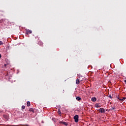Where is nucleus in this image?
Masks as SVG:
<instances>
[{
    "label": "nucleus",
    "instance_id": "1",
    "mask_svg": "<svg viewBox=\"0 0 126 126\" xmlns=\"http://www.w3.org/2000/svg\"><path fill=\"white\" fill-rule=\"evenodd\" d=\"M78 118H79V117L77 115H76L74 117V120H75V123H78Z\"/></svg>",
    "mask_w": 126,
    "mask_h": 126
},
{
    "label": "nucleus",
    "instance_id": "2",
    "mask_svg": "<svg viewBox=\"0 0 126 126\" xmlns=\"http://www.w3.org/2000/svg\"><path fill=\"white\" fill-rule=\"evenodd\" d=\"M98 111L100 112L101 114H105V109L103 108H100Z\"/></svg>",
    "mask_w": 126,
    "mask_h": 126
},
{
    "label": "nucleus",
    "instance_id": "3",
    "mask_svg": "<svg viewBox=\"0 0 126 126\" xmlns=\"http://www.w3.org/2000/svg\"><path fill=\"white\" fill-rule=\"evenodd\" d=\"M32 33V31L30 30H27L26 35H29V34H31Z\"/></svg>",
    "mask_w": 126,
    "mask_h": 126
},
{
    "label": "nucleus",
    "instance_id": "4",
    "mask_svg": "<svg viewBox=\"0 0 126 126\" xmlns=\"http://www.w3.org/2000/svg\"><path fill=\"white\" fill-rule=\"evenodd\" d=\"M59 124H62L63 125H64V126H68V124L67 123L61 121L59 123Z\"/></svg>",
    "mask_w": 126,
    "mask_h": 126
},
{
    "label": "nucleus",
    "instance_id": "5",
    "mask_svg": "<svg viewBox=\"0 0 126 126\" xmlns=\"http://www.w3.org/2000/svg\"><path fill=\"white\" fill-rule=\"evenodd\" d=\"M118 99L120 100V102H124L125 100H126V97H123V98H120L119 97L118 98Z\"/></svg>",
    "mask_w": 126,
    "mask_h": 126
},
{
    "label": "nucleus",
    "instance_id": "6",
    "mask_svg": "<svg viewBox=\"0 0 126 126\" xmlns=\"http://www.w3.org/2000/svg\"><path fill=\"white\" fill-rule=\"evenodd\" d=\"M95 107V108H99V107H101V105H99V103H96Z\"/></svg>",
    "mask_w": 126,
    "mask_h": 126
},
{
    "label": "nucleus",
    "instance_id": "7",
    "mask_svg": "<svg viewBox=\"0 0 126 126\" xmlns=\"http://www.w3.org/2000/svg\"><path fill=\"white\" fill-rule=\"evenodd\" d=\"M76 99L77 101H80V100H81V97L77 96L76 97Z\"/></svg>",
    "mask_w": 126,
    "mask_h": 126
},
{
    "label": "nucleus",
    "instance_id": "8",
    "mask_svg": "<svg viewBox=\"0 0 126 126\" xmlns=\"http://www.w3.org/2000/svg\"><path fill=\"white\" fill-rule=\"evenodd\" d=\"M80 83V81H79V79H77L76 81V84H79Z\"/></svg>",
    "mask_w": 126,
    "mask_h": 126
},
{
    "label": "nucleus",
    "instance_id": "9",
    "mask_svg": "<svg viewBox=\"0 0 126 126\" xmlns=\"http://www.w3.org/2000/svg\"><path fill=\"white\" fill-rule=\"evenodd\" d=\"M96 100H97V99L96 98V97H94L92 98V101H93V102H95L96 101Z\"/></svg>",
    "mask_w": 126,
    "mask_h": 126
},
{
    "label": "nucleus",
    "instance_id": "10",
    "mask_svg": "<svg viewBox=\"0 0 126 126\" xmlns=\"http://www.w3.org/2000/svg\"><path fill=\"white\" fill-rule=\"evenodd\" d=\"M30 105H31V103H30V101H28L27 103V106L28 107H30Z\"/></svg>",
    "mask_w": 126,
    "mask_h": 126
},
{
    "label": "nucleus",
    "instance_id": "11",
    "mask_svg": "<svg viewBox=\"0 0 126 126\" xmlns=\"http://www.w3.org/2000/svg\"><path fill=\"white\" fill-rule=\"evenodd\" d=\"M29 111L30 112H32V113H34V109H33L32 108H30Z\"/></svg>",
    "mask_w": 126,
    "mask_h": 126
},
{
    "label": "nucleus",
    "instance_id": "12",
    "mask_svg": "<svg viewBox=\"0 0 126 126\" xmlns=\"http://www.w3.org/2000/svg\"><path fill=\"white\" fill-rule=\"evenodd\" d=\"M113 110H115V107H112L110 108L111 111H113Z\"/></svg>",
    "mask_w": 126,
    "mask_h": 126
},
{
    "label": "nucleus",
    "instance_id": "13",
    "mask_svg": "<svg viewBox=\"0 0 126 126\" xmlns=\"http://www.w3.org/2000/svg\"><path fill=\"white\" fill-rule=\"evenodd\" d=\"M25 109V106L23 105V106H22V110H24Z\"/></svg>",
    "mask_w": 126,
    "mask_h": 126
},
{
    "label": "nucleus",
    "instance_id": "14",
    "mask_svg": "<svg viewBox=\"0 0 126 126\" xmlns=\"http://www.w3.org/2000/svg\"><path fill=\"white\" fill-rule=\"evenodd\" d=\"M58 114H62V112H61V110L59 109L58 111Z\"/></svg>",
    "mask_w": 126,
    "mask_h": 126
},
{
    "label": "nucleus",
    "instance_id": "15",
    "mask_svg": "<svg viewBox=\"0 0 126 126\" xmlns=\"http://www.w3.org/2000/svg\"><path fill=\"white\" fill-rule=\"evenodd\" d=\"M3 43H2V41H0V46H1V45H3Z\"/></svg>",
    "mask_w": 126,
    "mask_h": 126
},
{
    "label": "nucleus",
    "instance_id": "16",
    "mask_svg": "<svg viewBox=\"0 0 126 126\" xmlns=\"http://www.w3.org/2000/svg\"><path fill=\"white\" fill-rule=\"evenodd\" d=\"M108 97H109V98H111V99H112V98H113V97H112V95H111V94H109V95H108Z\"/></svg>",
    "mask_w": 126,
    "mask_h": 126
},
{
    "label": "nucleus",
    "instance_id": "17",
    "mask_svg": "<svg viewBox=\"0 0 126 126\" xmlns=\"http://www.w3.org/2000/svg\"><path fill=\"white\" fill-rule=\"evenodd\" d=\"M4 118H5L6 119H7V116H4Z\"/></svg>",
    "mask_w": 126,
    "mask_h": 126
},
{
    "label": "nucleus",
    "instance_id": "18",
    "mask_svg": "<svg viewBox=\"0 0 126 126\" xmlns=\"http://www.w3.org/2000/svg\"><path fill=\"white\" fill-rule=\"evenodd\" d=\"M40 46H41V47H43V43H41V44H40Z\"/></svg>",
    "mask_w": 126,
    "mask_h": 126
},
{
    "label": "nucleus",
    "instance_id": "19",
    "mask_svg": "<svg viewBox=\"0 0 126 126\" xmlns=\"http://www.w3.org/2000/svg\"><path fill=\"white\" fill-rule=\"evenodd\" d=\"M2 22V20H0V23H1Z\"/></svg>",
    "mask_w": 126,
    "mask_h": 126
},
{
    "label": "nucleus",
    "instance_id": "20",
    "mask_svg": "<svg viewBox=\"0 0 126 126\" xmlns=\"http://www.w3.org/2000/svg\"><path fill=\"white\" fill-rule=\"evenodd\" d=\"M0 58H1V55H0Z\"/></svg>",
    "mask_w": 126,
    "mask_h": 126
}]
</instances>
